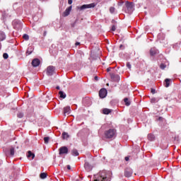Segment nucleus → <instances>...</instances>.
Masks as SVG:
<instances>
[{
	"instance_id": "nucleus-1",
	"label": "nucleus",
	"mask_w": 181,
	"mask_h": 181,
	"mask_svg": "<svg viewBox=\"0 0 181 181\" xmlns=\"http://www.w3.org/2000/svg\"><path fill=\"white\" fill-rule=\"evenodd\" d=\"M94 181H111V178L107 176V171L103 170L95 175Z\"/></svg>"
},
{
	"instance_id": "nucleus-2",
	"label": "nucleus",
	"mask_w": 181,
	"mask_h": 181,
	"mask_svg": "<svg viewBox=\"0 0 181 181\" xmlns=\"http://www.w3.org/2000/svg\"><path fill=\"white\" fill-rule=\"evenodd\" d=\"M115 134H117V131L114 129H110L105 132V136L107 139H111V138H114L115 136Z\"/></svg>"
},
{
	"instance_id": "nucleus-3",
	"label": "nucleus",
	"mask_w": 181,
	"mask_h": 181,
	"mask_svg": "<svg viewBox=\"0 0 181 181\" xmlns=\"http://www.w3.org/2000/svg\"><path fill=\"white\" fill-rule=\"evenodd\" d=\"M90 8H95V4L92 3L90 4H83L79 8V9L80 11H83L84 9H90Z\"/></svg>"
},
{
	"instance_id": "nucleus-4",
	"label": "nucleus",
	"mask_w": 181,
	"mask_h": 181,
	"mask_svg": "<svg viewBox=\"0 0 181 181\" xmlns=\"http://www.w3.org/2000/svg\"><path fill=\"white\" fill-rule=\"evenodd\" d=\"M54 70L56 69L53 66H49L47 68V76H53L54 74Z\"/></svg>"
},
{
	"instance_id": "nucleus-5",
	"label": "nucleus",
	"mask_w": 181,
	"mask_h": 181,
	"mask_svg": "<svg viewBox=\"0 0 181 181\" xmlns=\"http://www.w3.org/2000/svg\"><path fill=\"white\" fill-rule=\"evenodd\" d=\"M59 155H67L69 153V148L66 146H62L59 149Z\"/></svg>"
},
{
	"instance_id": "nucleus-6",
	"label": "nucleus",
	"mask_w": 181,
	"mask_h": 181,
	"mask_svg": "<svg viewBox=\"0 0 181 181\" xmlns=\"http://www.w3.org/2000/svg\"><path fill=\"white\" fill-rule=\"evenodd\" d=\"M132 169L127 168L124 170V176L125 177H131V176H132Z\"/></svg>"
},
{
	"instance_id": "nucleus-7",
	"label": "nucleus",
	"mask_w": 181,
	"mask_h": 181,
	"mask_svg": "<svg viewBox=\"0 0 181 181\" xmlns=\"http://www.w3.org/2000/svg\"><path fill=\"white\" fill-rule=\"evenodd\" d=\"M110 78L112 80V81H115L116 83H118V81L121 80V78L118 74H110Z\"/></svg>"
},
{
	"instance_id": "nucleus-8",
	"label": "nucleus",
	"mask_w": 181,
	"mask_h": 181,
	"mask_svg": "<svg viewBox=\"0 0 181 181\" xmlns=\"http://www.w3.org/2000/svg\"><path fill=\"white\" fill-rule=\"evenodd\" d=\"M99 97L100 98H105L107 97V89L102 88L99 91Z\"/></svg>"
},
{
	"instance_id": "nucleus-9",
	"label": "nucleus",
	"mask_w": 181,
	"mask_h": 181,
	"mask_svg": "<svg viewBox=\"0 0 181 181\" xmlns=\"http://www.w3.org/2000/svg\"><path fill=\"white\" fill-rule=\"evenodd\" d=\"M40 60L39 59L35 58L32 61V66L33 67H37V66H40Z\"/></svg>"
},
{
	"instance_id": "nucleus-10",
	"label": "nucleus",
	"mask_w": 181,
	"mask_h": 181,
	"mask_svg": "<svg viewBox=\"0 0 181 181\" xmlns=\"http://www.w3.org/2000/svg\"><path fill=\"white\" fill-rule=\"evenodd\" d=\"M84 168L86 172H91V170H93V166H91L90 163L88 162H85Z\"/></svg>"
},
{
	"instance_id": "nucleus-11",
	"label": "nucleus",
	"mask_w": 181,
	"mask_h": 181,
	"mask_svg": "<svg viewBox=\"0 0 181 181\" xmlns=\"http://www.w3.org/2000/svg\"><path fill=\"white\" fill-rule=\"evenodd\" d=\"M71 8L72 6H70L69 7H68L65 11L63 13V16H69L70 15V12H71Z\"/></svg>"
},
{
	"instance_id": "nucleus-12",
	"label": "nucleus",
	"mask_w": 181,
	"mask_h": 181,
	"mask_svg": "<svg viewBox=\"0 0 181 181\" xmlns=\"http://www.w3.org/2000/svg\"><path fill=\"white\" fill-rule=\"evenodd\" d=\"M70 106H66L64 108V115H69V114H70Z\"/></svg>"
},
{
	"instance_id": "nucleus-13",
	"label": "nucleus",
	"mask_w": 181,
	"mask_h": 181,
	"mask_svg": "<svg viewBox=\"0 0 181 181\" xmlns=\"http://www.w3.org/2000/svg\"><path fill=\"white\" fill-rule=\"evenodd\" d=\"M158 53V49L156 48L153 47L150 49V55L151 56H155Z\"/></svg>"
},
{
	"instance_id": "nucleus-14",
	"label": "nucleus",
	"mask_w": 181,
	"mask_h": 181,
	"mask_svg": "<svg viewBox=\"0 0 181 181\" xmlns=\"http://www.w3.org/2000/svg\"><path fill=\"white\" fill-rule=\"evenodd\" d=\"M71 153H72L73 156H78V155H80V153H78V151H77V149H76V148H74L71 151Z\"/></svg>"
},
{
	"instance_id": "nucleus-15",
	"label": "nucleus",
	"mask_w": 181,
	"mask_h": 181,
	"mask_svg": "<svg viewBox=\"0 0 181 181\" xmlns=\"http://www.w3.org/2000/svg\"><path fill=\"white\" fill-rule=\"evenodd\" d=\"M27 157L32 158V159H35V153H32V151H28Z\"/></svg>"
},
{
	"instance_id": "nucleus-16",
	"label": "nucleus",
	"mask_w": 181,
	"mask_h": 181,
	"mask_svg": "<svg viewBox=\"0 0 181 181\" xmlns=\"http://www.w3.org/2000/svg\"><path fill=\"white\" fill-rule=\"evenodd\" d=\"M170 81H171V79L166 78L165 80V87L166 88L169 87V86H170Z\"/></svg>"
},
{
	"instance_id": "nucleus-17",
	"label": "nucleus",
	"mask_w": 181,
	"mask_h": 181,
	"mask_svg": "<svg viewBox=\"0 0 181 181\" xmlns=\"http://www.w3.org/2000/svg\"><path fill=\"white\" fill-rule=\"evenodd\" d=\"M148 141H155V135H153L152 134H149L148 135Z\"/></svg>"
},
{
	"instance_id": "nucleus-18",
	"label": "nucleus",
	"mask_w": 181,
	"mask_h": 181,
	"mask_svg": "<svg viewBox=\"0 0 181 181\" xmlns=\"http://www.w3.org/2000/svg\"><path fill=\"white\" fill-rule=\"evenodd\" d=\"M59 95L60 98H66V93H64V92L62 91V90H60L59 92Z\"/></svg>"
},
{
	"instance_id": "nucleus-19",
	"label": "nucleus",
	"mask_w": 181,
	"mask_h": 181,
	"mask_svg": "<svg viewBox=\"0 0 181 181\" xmlns=\"http://www.w3.org/2000/svg\"><path fill=\"white\" fill-rule=\"evenodd\" d=\"M124 101L125 103V105H127V107H129V105H131V101H129V100L128 99V98H125L124 99Z\"/></svg>"
},
{
	"instance_id": "nucleus-20",
	"label": "nucleus",
	"mask_w": 181,
	"mask_h": 181,
	"mask_svg": "<svg viewBox=\"0 0 181 181\" xmlns=\"http://www.w3.org/2000/svg\"><path fill=\"white\" fill-rule=\"evenodd\" d=\"M103 112L105 115H108V114H110L111 112V110L107 109V108H105V109H103Z\"/></svg>"
},
{
	"instance_id": "nucleus-21",
	"label": "nucleus",
	"mask_w": 181,
	"mask_h": 181,
	"mask_svg": "<svg viewBox=\"0 0 181 181\" xmlns=\"http://www.w3.org/2000/svg\"><path fill=\"white\" fill-rule=\"evenodd\" d=\"M40 177L41 179H46L47 177V174L46 173H42L40 175Z\"/></svg>"
},
{
	"instance_id": "nucleus-22",
	"label": "nucleus",
	"mask_w": 181,
	"mask_h": 181,
	"mask_svg": "<svg viewBox=\"0 0 181 181\" xmlns=\"http://www.w3.org/2000/svg\"><path fill=\"white\" fill-rule=\"evenodd\" d=\"M6 36L5 35V33H0V40H5Z\"/></svg>"
},
{
	"instance_id": "nucleus-23",
	"label": "nucleus",
	"mask_w": 181,
	"mask_h": 181,
	"mask_svg": "<svg viewBox=\"0 0 181 181\" xmlns=\"http://www.w3.org/2000/svg\"><path fill=\"white\" fill-rule=\"evenodd\" d=\"M126 6H127V8H132V3H130V2H129V1H127L126 2Z\"/></svg>"
},
{
	"instance_id": "nucleus-24",
	"label": "nucleus",
	"mask_w": 181,
	"mask_h": 181,
	"mask_svg": "<svg viewBox=\"0 0 181 181\" xmlns=\"http://www.w3.org/2000/svg\"><path fill=\"white\" fill-rule=\"evenodd\" d=\"M62 138L63 139H67V138H69V134L66 132L62 133Z\"/></svg>"
},
{
	"instance_id": "nucleus-25",
	"label": "nucleus",
	"mask_w": 181,
	"mask_h": 181,
	"mask_svg": "<svg viewBox=\"0 0 181 181\" xmlns=\"http://www.w3.org/2000/svg\"><path fill=\"white\" fill-rule=\"evenodd\" d=\"M158 101H159V100H158V98H152L151 99V103H158Z\"/></svg>"
},
{
	"instance_id": "nucleus-26",
	"label": "nucleus",
	"mask_w": 181,
	"mask_h": 181,
	"mask_svg": "<svg viewBox=\"0 0 181 181\" xmlns=\"http://www.w3.org/2000/svg\"><path fill=\"white\" fill-rule=\"evenodd\" d=\"M23 38L24 39V40H29V35L28 34H24L23 35Z\"/></svg>"
},
{
	"instance_id": "nucleus-27",
	"label": "nucleus",
	"mask_w": 181,
	"mask_h": 181,
	"mask_svg": "<svg viewBox=\"0 0 181 181\" xmlns=\"http://www.w3.org/2000/svg\"><path fill=\"white\" fill-rule=\"evenodd\" d=\"M10 153H11V156H13V155H15V148H11L10 149Z\"/></svg>"
},
{
	"instance_id": "nucleus-28",
	"label": "nucleus",
	"mask_w": 181,
	"mask_h": 181,
	"mask_svg": "<svg viewBox=\"0 0 181 181\" xmlns=\"http://www.w3.org/2000/svg\"><path fill=\"white\" fill-rule=\"evenodd\" d=\"M17 117H18V118H23V114L22 112H19L17 114Z\"/></svg>"
},
{
	"instance_id": "nucleus-29",
	"label": "nucleus",
	"mask_w": 181,
	"mask_h": 181,
	"mask_svg": "<svg viewBox=\"0 0 181 181\" xmlns=\"http://www.w3.org/2000/svg\"><path fill=\"white\" fill-rule=\"evenodd\" d=\"M110 13H114L115 12V7H110Z\"/></svg>"
},
{
	"instance_id": "nucleus-30",
	"label": "nucleus",
	"mask_w": 181,
	"mask_h": 181,
	"mask_svg": "<svg viewBox=\"0 0 181 181\" xmlns=\"http://www.w3.org/2000/svg\"><path fill=\"white\" fill-rule=\"evenodd\" d=\"M50 139V138L49 137H45L44 138V142L45 144H49V140Z\"/></svg>"
},
{
	"instance_id": "nucleus-31",
	"label": "nucleus",
	"mask_w": 181,
	"mask_h": 181,
	"mask_svg": "<svg viewBox=\"0 0 181 181\" xmlns=\"http://www.w3.org/2000/svg\"><path fill=\"white\" fill-rule=\"evenodd\" d=\"M160 67L162 70H164V69H166V65H165L164 64H161L160 65Z\"/></svg>"
},
{
	"instance_id": "nucleus-32",
	"label": "nucleus",
	"mask_w": 181,
	"mask_h": 181,
	"mask_svg": "<svg viewBox=\"0 0 181 181\" xmlns=\"http://www.w3.org/2000/svg\"><path fill=\"white\" fill-rule=\"evenodd\" d=\"M3 57H4V59H8V57H9V55H8L7 53H4V54H3Z\"/></svg>"
},
{
	"instance_id": "nucleus-33",
	"label": "nucleus",
	"mask_w": 181,
	"mask_h": 181,
	"mask_svg": "<svg viewBox=\"0 0 181 181\" xmlns=\"http://www.w3.org/2000/svg\"><path fill=\"white\" fill-rule=\"evenodd\" d=\"M126 66H127V69H129V70H131V67H132L131 63L127 62V64H126Z\"/></svg>"
},
{
	"instance_id": "nucleus-34",
	"label": "nucleus",
	"mask_w": 181,
	"mask_h": 181,
	"mask_svg": "<svg viewBox=\"0 0 181 181\" xmlns=\"http://www.w3.org/2000/svg\"><path fill=\"white\" fill-rule=\"evenodd\" d=\"M112 32H115V30H117V27L115 26V25H113L112 26Z\"/></svg>"
},
{
	"instance_id": "nucleus-35",
	"label": "nucleus",
	"mask_w": 181,
	"mask_h": 181,
	"mask_svg": "<svg viewBox=\"0 0 181 181\" xmlns=\"http://www.w3.org/2000/svg\"><path fill=\"white\" fill-rule=\"evenodd\" d=\"M26 54H32V50L29 51V49H28L27 52H26Z\"/></svg>"
},
{
	"instance_id": "nucleus-36",
	"label": "nucleus",
	"mask_w": 181,
	"mask_h": 181,
	"mask_svg": "<svg viewBox=\"0 0 181 181\" xmlns=\"http://www.w3.org/2000/svg\"><path fill=\"white\" fill-rule=\"evenodd\" d=\"M151 92L152 94H155V93H156V90L153 88H151Z\"/></svg>"
},
{
	"instance_id": "nucleus-37",
	"label": "nucleus",
	"mask_w": 181,
	"mask_h": 181,
	"mask_svg": "<svg viewBox=\"0 0 181 181\" xmlns=\"http://www.w3.org/2000/svg\"><path fill=\"white\" fill-rule=\"evenodd\" d=\"M69 5H71L73 4V0H68Z\"/></svg>"
},
{
	"instance_id": "nucleus-38",
	"label": "nucleus",
	"mask_w": 181,
	"mask_h": 181,
	"mask_svg": "<svg viewBox=\"0 0 181 181\" xmlns=\"http://www.w3.org/2000/svg\"><path fill=\"white\" fill-rule=\"evenodd\" d=\"M124 159L127 162H128V160H129V157L127 156L124 158Z\"/></svg>"
},
{
	"instance_id": "nucleus-39",
	"label": "nucleus",
	"mask_w": 181,
	"mask_h": 181,
	"mask_svg": "<svg viewBox=\"0 0 181 181\" xmlns=\"http://www.w3.org/2000/svg\"><path fill=\"white\" fill-rule=\"evenodd\" d=\"M75 45H76V46H80V42H76Z\"/></svg>"
},
{
	"instance_id": "nucleus-40",
	"label": "nucleus",
	"mask_w": 181,
	"mask_h": 181,
	"mask_svg": "<svg viewBox=\"0 0 181 181\" xmlns=\"http://www.w3.org/2000/svg\"><path fill=\"white\" fill-rule=\"evenodd\" d=\"M67 169H68L69 170H70V169H71V167L68 165H67Z\"/></svg>"
},
{
	"instance_id": "nucleus-41",
	"label": "nucleus",
	"mask_w": 181,
	"mask_h": 181,
	"mask_svg": "<svg viewBox=\"0 0 181 181\" xmlns=\"http://www.w3.org/2000/svg\"><path fill=\"white\" fill-rule=\"evenodd\" d=\"M112 23H117V21H115V20H112Z\"/></svg>"
},
{
	"instance_id": "nucleus-42",
	"label": "nucleus",
	"mask_w": 181,
	"mask_h": 181,
	"mask_svg": "<svg viewBox=\"0 0 181 181\" xmlns=\"http://www.w3.org/2000/svg\"><path fill=\"white\" fill-rule=\"evenodd\" d=\"M95 80L96 81H98V76H95Z\"/></svg>"
},
{
	"instance_id": "nucleus-43",
	"label": "nucleus",
	"mask_w": 181,
	"mask_h": 181,
	"mask_svg": "<svg viewBox=\"0 0 181 181\" xmlns=\"http://www.w3.org/2000/svg\"><path fill=\"white\" fill-rule=\"evenodd\" d=\"M107 71L108 72V71H111V68H107Z\"/></svg>"
},
{
	"instance_id": "nucleus-44",
	"label": "nucleus",
	"mask_w": 181,
	"mask_h": 181,
	"mask_svg": "<svg viewBox=\"0 0 181 181\" xmlns=\"http://www.w3.org/2000/svg\"><path fill=\"white\" fill-rule=\"evenodd\" d=\"M162 119H163V118H162L161 117H160L158 118V121H162Z\"/></svg>"
},
{
	"instance_id": "nucleus-45",
	"label": "nucleus",
	"mask_w": 181,
	"mask_h": 181,
	"mask_svg": "<svg viewBox=\"0 0 181 181\" xmlns=\"http://www.w3.org/2000/svg\"><path fill=\"white\" fill-rule=\"evenodd\" d=\"M56 88H57V90H59L60 89V86H57Z\"/></svg>"
},
{
	"instance_id": "nucleus-46",
	"label": "nucleus",
	"mask_w": 181,
	"mask_h": 181,
	"mask_svg": "<svg viewBox=\"0 0 181 181\" xmlns=\"http://www.w3.org/2000/svg\"><path fill=\"white\" fill-rule=\"evenodd\" d=\"M44 36H46V31L44 32Z\"/></svg>"
},
{
	"instance_id": "nucleus-47",
	"label": "nucleus",
	"mask_w": 181,
	"mask_h": 181,
	"mask_svg": "<svg viewBox=\"0 0 181 181\" xmlns=\"http://www.w3.org/2000/svg\"><path fill=\"white\" fill-rule=\"evenodd\" d=\"M1 46H2V45H1V43H0V50H1Z\"/></svg>"
},
{
	"instance_id": "nucleus-48",
	"label": "nucleus",
	"mask_w": 181,
	"mask_h": 181,
	"mask_svg": "<svg viewBox=\"0 0 181 181\" xmlns=\"http://www.w3.org/2000/svg\"><path fill=\"white\" fill-rule=\"evenodd\" d=\"M122 47V45H121L120 46H119V47Z\"/></svg>"
},
{
	"instance_id": "nucleus-49",
	"label": "nucleus",
	"mask_w": 181,
	"mask_h": 181,
	"mask_svg": "<svg viewBox=\"0 0 181 181\" xmlns=\"http://www.w3.org/2000/svg\"><path fill=\"white\" fill-rule=\"evenodd\" d=\"M107 86H110V84H109V83H107Z\"/></svg>"
},
{
	"instance_id": "nucleus-50",
	"label": "nucleus",
	"mask_w": 181,
	"mask_h": 181,
	"mask_svg": "<svg viewBox=\"0 0 181 181\" xmlns=\"http://www.w3.org/2000/svg\"><path fill=\"white\" fill-rule=\"evenodd\" d=\"M76 181H80V180H77Z\"/></svg>"
}]
</instances>
